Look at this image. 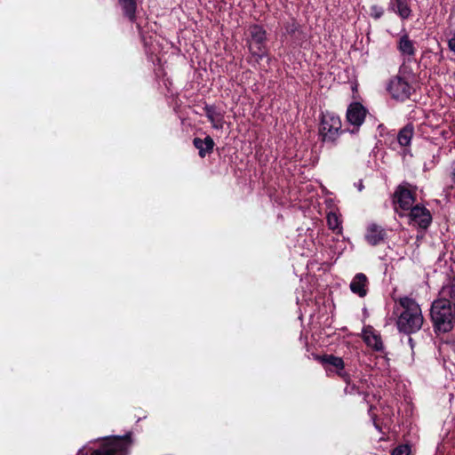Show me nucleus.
I'll use <instances>...</instances> for the list:
<instances>
[{
  "mask_svg": "<svg viewBox=\"0 0 455 455\" xmlns=\"http://www.w3.org/2000/svg\"><path fill=\"white\" fill-rule=\"evenodd\" d=\"M343 132L342 122L338 114L329 110L321 113L318 124V138L321 143L336 147Z\"/></svg>",
  "mask_w": 455,
  "mask_h": 455,
  "instance_id": "nucleus-4",
  "label": "nucleus"
},
{
  "mask_svg": "<svg viewBox=\"0 0 455 455\" xmlns=\"http://www.w3.org/2000/svg\"><path fill=\"white\" fill-rule=\"evenodd\" d=\"M396 47L401 55L414 59L417 52L415 43L410 38L407 33H404L399 37Z\"/></svg>",
  "mask_w": 455,
  "mask_h": 455,
  "instance_id": "nucleus-16",
  "label": "nucleus"
},
{
  "mask_svg": "<svg viewBox=\"0 0 455 455\" xmlns=\"http://www.w3.org/2000/svg\"><path fill=\"white\" fill-rule=\"evenodd\" d=\"M132 443V433L124 435H110L89 448H83L87 455H127Z\"/></svg>",
  "mask_w": 455,
  "mask_h": 455,
  "instance_id": "nucleus-3",
  "label": "nucleus"
},
{
  "mask_svg": "<svg viewBox=\"0 0 455 455\" xmlns=\"http://www.w3.org/2000/svg\"><path fill=\"white\" fill-rule=\"evenodd\" d=\"M369 279L363 273H357L353 277L349 288L354 294L364 298L368 293Z\"/></svg>",
  "mask_w": 455,
  "mask_h": 455,
  "instance_id": "nucleus-15",
  "label": "nucleus"
},
{
  "mask_svg": "<svg viewBox=\"0 0 455 455\" xmlns=\"http://www.w3.org/2000/svg\"><path fill=\"white\" fill-rule=\"evenodd\" d=\"M203 110L213 129L221 130L223 128L224 113L221 112L215 105L205 104Z\"/></svg>",
  "mask_w": 455,
  "mask_h": 455,
  "instance_id": "nucleus-14",
  "label": "nucleus"
},
{
  "mask_svg": "<svg viewBox=\"0 0 455 455\" xmlns=\"http://www.w3.org/2000/svg\"><path fill=\"white\" fill-rule=\"evenodd\" d=\"M77 455H87V452H85L84 450H79Z\"/></svg>",
  "mask_w": 455,
  "mask_h": 455,
  "instance_id": "nucleus-27",
  "label": "nucleus"
},
{
  "mask_svg": "<svg viewBox=\"0 0 455 455\" xmlns=\"http://www.w3.org/2000/svg\"><path fill=\"white\" fill-rule=\"evenodd\" d=\"M364 239L370 245L378 246L386 242L387 232L380 225L371 223L366 228Z\"/></svg>",
  "mask_w": 455,
  "mask_h": 455,
  "instance_id": "nucleus-12",
  "label": "nucleus"
},
{
  "mask_svg": "<svg viewBox=\"0 0 455 455\" xmlns=\"http://www.w3.org/2000/svg\"><path fill=\"white\" fill-rule=\"evenodd\" d=\"M430 319L435 334L450 332L455 326V303L447 299L434 300Z\"/></svg>",
  "mask_w": 455,
  "mask_h": 455,
  "instance_id": "nucleus-2",
  "label": "nucleus"
},
{
  "mask_svg": "<svg viewBox=\"0 0 455 455\" xmlns=\"http://www.w3.org/2000/svg\"><path fill=\"white\" fill-rule=\"evenodd\" d=\"M409 224L426 231L431 225L433 218L430 211L420 204H416L407 211Z\"/></svg>",
  "mask_w": 455,
  "mask_h": 455,
  "instance_id": "nucleus-9",
  "label": "nucleus"
},
{
  "mask_svg": "<svg viewBox=\"0 0 455 455\" xmlns=\"http://www.w3.org/2000/svg\"><path fill=\"white\" fill-rule=\"evenodd\" d=\"M347 384V387L345 388V392L349 395H363V400L367 402V397L369 396V394L365 391H363L357 387L355 383H351V380L349 382H345Z\"/></svg>",
  "mask_w": 455,
  "mask_h": 455,
  "instance_id": "nucleus-23",
  "label": "nucleus"
},
{
  "mask_svg": "<svg viewBox=\"0 0 455 455\" xmlns=\"http://www.w3.org/2000/svg\"><path fill=\"white\" fill-rule=\"evenodd\" d=\"M395 301L402 308L396 320V327L399 332L410 335L419 331L424 318L421 308L416 300L408 296H403L395 299Z\"/></svg>",
  "mask_w": 455,
  "mask_h": 455,
  "instance_id": "nucleus-1",
  "label": "nucleus"
},
{
  "mask_svg": "<svg viewBox=\"0 0 455 455\" xmlns=\"http://www.w3.org/2000/svg\"><path fill=\"white\" fill-rule=\"evenodd\" d=\"M412 60H414V59L404 58L395 76H400L414 84L417 80V74L413 71L411 66Z\"/></svg>",
  "mask_w": 455,
  "mask_h": 455,
  "instance_id": "nucleus-20",
  "label": "nucleus"
},
{
  "mask_svg": "<svg viewBox=\"0 0 455 455\" xmlns=\"http://www.w3.org/2000/svg\"><path fill=\"white\" fill-rule=\"evenodd\" d=\"M416 197V187L409 182L403 181L396 187L393 195V204L400 217H403V214L398 210L407 212L412 208L415 205Z\"/></svg>",
  "mask_w": 455,
  "mask_h": 455,
  "instance_id": "nucleus-6",
  "label": "nucleus"
},
{
  "mask_svg": "<svg viewBox=\"0 0 455 455\" xmlns=\"http://www.w3.org/2000/svg\"><path fill=\"white\" fill-rule=\"evenodd\" d=\"M121 7L123 17L131 23H136L138 3L137 0H117Z\"/></svg>",
  "mask_w": 455,
  "mask_h": 455,
  "instance_id": "nucleus-18",
  "label": "nucleus"
},
{
  "mask_svg": "<svg viewBox=\"0 0 455 455\" xmlns=\"http://www.w3.org/2000/svg\"><path fill=\"white\" fill-rule=\"evenodd\" d=\"M388 10L396 13L402 20H407L411 15L409 0H390Z\"/></svg>",
  "mask_w": 455,
  "mask_h": 455,
  "instance_id": "nucleus-19",
  "label": "nucleus"
},
{
  "mask_svg": "<svg viewBox=\"0 0 455 455\" xmlns=\"http://www.w3.org/2000/svg\"><path fill=\"white\" fill-rule=\"evenodd\" d=\"M409 453L410 448L408 445H400L392 451V455H409Z\"/></svg>",
  "mask_w": 455,
  "mask_h": 455,
  "instance_id": "nucleus-25",
  "label": "nucleus"
},
{
  "mask_svg": "<svg viewBox=\"0 0 455 455\" xmlns=\"http://www.w3.org/2000/svg\"><path fill=\"white\" fill-rule=\"evenodd\" d=\"M315 359L322 364L328 377L336 375L344 382H349L351 380V375L346 371L345 362L341 357L332 354H324L316 355Z\"/></svg>",
  "mask_w": 455,
  "mask_h": 455,
  "instance_id": "nucleus-7",
  "label": "nucleus"
},
{
  "mask_svg": "<svg viewBox=\"0 0 455 455\" xmlns=\"http://www.w3.org/2000/svg\"><path fill=\"white\" fill-rule=\"evenodd\" d=\"M397 311H399V308H395V311H394V313H395V314H396V313H397Z\"/></svg>",
  "mask_w": 455,
  "mask_h": 455,
  "instance_id": "nucleus-30",
  "label": "nucleus"
},
{
  "mask_svg": "<svg viewBox=\"0 0 455 455\" xmlns=\"http://www.w3.org/2000/svg\"><path fill=\"white\" fill-rule=\"evenodd\" d=\"M414 134V126L411 123L407 124L398 132L397 141L402 147H407Z\"/></svg>",
  "mask_w": 455,
  "mask_h": 455,
  "instance_id": "nucleus-21",
  "label": "nucleus"
},
{
  "mask_svg": "<svg viewBox=\"0 0 455 455\" xmlns=\"http://www.w3.org/2000/svg\"><path fill=\"white\" fill-rule=\"evenodd\" d=\"M386 89L391 98L399 102H405L416 92L413 83L396 76L389 79Z\"/></svg>",
  "mask_w": 455,
  "mask_h": 455,
  "instance_id": "nucleus-8",
  "label": "nucleus"
},
{
  "mask_svg": "<svg viewBox=\"0 0 455 455\" xmlns=\"http://www.w3.org/2000/svg\"><path fill=\"white\" fill-rule=\"evenodd\" d=\"M363 339L368 347H371L374 351L382 352L384 345L381 336L371 325L365 326L363 329Z\"/></svg>",
  "mask_w": 455,
  "mask_h": 455,
  "instance_id": "nucleus-13",
  "label": "nucleus"
},
{
  "mask_svg": "<svg viewBox=\"0 0 455 455\" xmlns=\"http://www.w3.org/2000/svg\"><path fill=\"white\" fill-rule=\"evenodd\" d=\"M448 49L455 53V30L452 32L451 38L447 41Z\"/></svg>",
  "mask_w": 455,
  "mask_h": 455,
  "instance_id": "nucleus-26",
  "label": "nucleus"
},
{
  "mask_svg": "<svg viewBox=\"0 0 455 455\" xmlns=\"http://www.w3.org/2000/svg\"><path fill=\"white\" fill-rule=\"evenodd\" d=\"M283 30V36L289 39L293 47H301L303 43L307 41V34L295 19L284 22Z\"/></svg>",
  "mask_w": 455,
  "mask_h": 455,
  "instance_id": "nucleus-10",
  "label": "nucleus"
},
{
  "mask_svg": "<svg viewBox=\"0 0 455 455\" xmlns=\"http://www.w3.org/2000/svg\"><path fill=\"white\" fill-rule=\"evenodd\" d=\"M193 146L198 150V156L204 158L213 152L215 142L210 135L204 139L196 137L193 139Z\"/></svg>",
  "mask_w": 455,
  "mask_h": 455,
  "instance_id": "nucleus-17",
  "label": "nucleus"
},
{
  "mask_svg": "<svg viewBox=\"0 0 455 455\" xmlns=\"http://www.w3.org/2000/svg\"><path fill=\"white\" fill-rule=\"evenodd\" d=\"M383 14H384L383 7H381L378 4H373L370 7V15L374 20L380 19L383 16Z\"/></svg>",
  "mask_w": 455,
  "mask_h": 455,
  "instance_id": "nucleus-24",
  "label": "nucleus"
},
{
  "mask_svg": "<svg viewBox=\"0 0 455 455\" xmlns=\"http://www.w3.org/2000/svg\"><path fill=\"white\" fill-rule=\"evenodd\" d=\"M452 181L455 184V169L452 172Z\"/></svg>",
  "mask_w": 455,
  "mask_h": 455,
  "instance_id": "nucleus-28",
  "label": "nucleus"
},
{
  "mask_svg": "<svg viewBox=\"0 0 455 455\" xmlns=\"http://www.w3.org/2000/svg\"><path fill=\"white\" fill-rule=\"evenodd\" d=\"M248 50L251 58L259 64L268 54L267 31L261 25L252 24L248 28Z\"/></svg>",
  "mask_w": 455,
  "mask_h": 455,
  "instance_id": "nucleus-5",
  "label": "nucleus"
},
{
  "mask_svg": "<svg viewBox=\"0 0 455 455\" xmlns=\"http://www.w3.org/2000/svg\"><path fill=\"white\" fill-rule=\"evenodd\" d=\"M137 28H138L139 30H140V24H137Z\"/></svg>",
  "mask_w": 455,
  "mask_h": 455,
  "instance_id": "nucleus-29",
  "label": "nucleus"
},
{
  "mask_svg": "<svg viewBox=\"0 0 455 455\" xmlns=\"http://www.w3.org/2000/svg\"><path fill=\"white\" fill-rule=\"evenodd\" d=\"M328 228L335 234L339 235L342 233L341 221L335 212H329L327 214Z\"/></svg>",
  "mask_w": 455,
  "mask_h": 455,
  "instance_id": "nucleus-22",
  "label": "nucleus"
},
{
  "mask_svg": "<svg viewBox=\"0 0 455 455\" xmlns=\"http://www.w3.org/2000/svg\"><path fill=\"white\" fill-rule=\"evenodd\" d=\"M368 114V109L360 102L354 101L351 102L346 113L347 122L354 126V129L351 131L352 133L355 132V129L357 132L359 127L363 124L365 117Z\"/></svg>",
  "mask_w": 455,
  "mask_h": 455,
  "instance_id": "nucleus-11",
  "label": "nucleus"
}]
</instances>
